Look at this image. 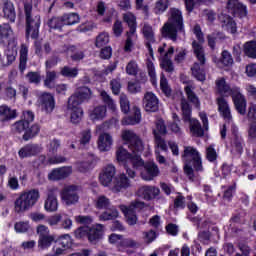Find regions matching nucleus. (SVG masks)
Here are the masks:
<instances>
[{
    "label": "nucleus",
    "instance_id": "a878e982",
    "mask_svg": "<svg viewBox=\"0 0 256 256\" xmlns=\"http://www.w3.org/2000/svg\"><path fill=\"white\" fill-rule=\"evenodd\" d=\"M17 57V50L13 48L6 49L3 53L0 54V63L2 67H9L13 65Z\"/></svg>",
    "mask_w": 256,
    "mask_h": 256
},
{
    "label": "nucleus",
    "instance_id": "e433bc0d",
    "mask_svg": "<svg viewBox=\"0 0 256 256\" xmlns=\"http://www.w3.org/2000/svg\"><path fill=\"white\" fill-rule=\"evenodd\" d=\"M184 91L190 103H192L195 107H197V109H199L201 107V102L199 101V97H197V94L193 92V88L187 85L185 86Z\"/></svg>",
    "mask_w": 256,
    "mask_h": 256
},
{
    "label": "nucleus",
    "instance_id": "774afa93",
    "mask_svg": "<svg viewBox=\"0 0 256 256\" xmlns=\"http://www.w3.org/2000/svg\"><path fill=\"white\" fill-rule=\"evenodd\" d=\"M76 94L79 95L83 101H87V99H91V89H89L88 87L78 88Z\"/></svg>",
    "mask_w": 256,
    "mask_h": 256
},
{
    "label": "nucleus",
    "instance_id": "9d476101",
    "mask_svg": "<svg viewBox=\"0 0 256 256\" xmlns=\"http://www.w3.org/2000/svg\"><path fill=\"white\" fill-rule=\"evenodd\" d=\"M234 107L240 115L247 113V100L245 96L241 94L239 87H233V93L231 94Z\"/></svg>",
    "mask_w": 256,
    "mask_h": 256
},
{
    "label": "nucleus",
    "instance_id": "6e6552de",
    "mask_svg": "<svg viewBox=\"0 0 256 256\" xmlns=\"http://www.w3.org/2000/svg\"><path fill=\"white\" fill-rule=\"evenodd\" d=\"M121 137L132 153H143V141L133 130H123Z\"/></svg>",
    "mask_w": 256,
    "mask_h": 256
},
{
    "label": "nucleus",
    "instance_id": "e2e57ef3",
    "mask_svg": "<svg viewBox=\"0 0 256 256\" xmlns=\"http://www.w3.org/2000/svg\"><path fill=\"white\" fill-rule=\"evenodd\" d=\"M126 73L127 75H131L132 77H135L137 73H139V65L135 60H131L126 65Z\"/></svg>",
    "mask_w": 256,
    "mask_h": 256
},
{
    "label": "nucleus",
    "instance_id": "79ce46f5",
    "mask_svg": "<svg viewBox=\"0 0 256 256\" xmlns=\"http://www.w3.org/2000/svg\"><path fill=\"white\" fill-rule=\"evenodd\" d=\"M54 255L59 256L63 255L65 251V236L62 235L59 238L55 240V245H54Z\"/></svg>",
    "mask_w": 256,
    "mask_h": 256
},
{
    "label": "nucleus",
    "instance_id": "de8ad7c7",
    "mask_svg": "<svg viewBox=\"0 0 256 256\" xmlns=\"http://www.w3.org/2000/svg\"><path fill=\"white\" fill-rule=\"evenodd\" d=\"M138 243L132 238H122L119 244V251H125V249H134L137 247Z\"/></svg>",
    "mask_w": 256,
    "mask_h": 256
},
{
    "label": "nucleus",
    "instance_id": "473e14b6",
    "mask_svg": "<svg viewBox=\"0 0 256 256\" xmlns=\"http://www.w3.org/2000/svg\"><path fill=\"white\" fill-rule=\"evenodd\" d=\"M123 19L125 23H127V25L130 27L128 33H130V35H135L137 31V18L135 15L131 12H127L123 15Z\"/></svg>",
    "mask_w": 256,
    "mask_h": 256
},
{
    "label": "nucleus",
    "instance_id": "09e8293b",
    "mask_svg": "<svg viewBox=\"0 0 256 256\" xmlns=\"http://www.w3.org/2000/svg\"><path fill=\"white\" fill-rule=\"evenodd\" d=\"M40 161H42L43 165H57L59 163H63L65 158H63V156H54L47 160V157L42 155L40 156Z\"/></svg>",
    "mask_w": 256,
    "mask_h": 256
},
{
    "label": "nucleus",
    "instance_id": "13d9d810",
    "mask_svg": "<svg viewBox=\"0 0 256 256\" xmlns=\"http://www.w3.org/2000/svg\"><path fill=\"white\" fill-rule=\"evenodd\" d=\"M53 241H55L54 236L52 235L43 236L38 240V247H40V249H47L48 247H51V243H53Z\"/></svg>",
    "mask_w": 256,
    "mask_h": 256
},
{
    "label": "nucleus",
    "instance_id": "37998d69",
    "mask_svg": "<svg viewBox=\"0 0 256 256\" xmlns=\"http://www.w3.org/2000/svg\"><path fill=\"white\" fill-rule=\"evenodd\" d=\"M100 97L103 103L107 105L108 109H111L112 111H115L117 109V104L115 103L113 98H111V96H109V94L105 92V90L100 91Z\"/></svg>",
    "mask_w": 256,
    "mask_h": 256
},
{
    "label": "nucleus",
    "instance_id": "f257e3e1",
    "mask_svg": "<svg viewBox=\"0 0 256 256\" xmlns=\"http://www.w3.org/2000/svg\"><path fill=\"white\" fill-rule=\"evenodd\" d=\"M162 37L177 41L178 33L185 35V24L183 22V12L178 8H170L168 20L160 29Z\"/></svg>",
    "mask_w": 256,
    "mask_h": 256
},
{
    "label": "nucleus",
    "instance_id": "69168bd1",
    "mask_svg": "<svg viewBox=\"0 0 256 256\" xmlns=\"http://www.w3.org/2000/svg\"><path fill=\"white\" fill-rule=\"evenodd\" d=\"M109 43V33L102 32L96 37L95 45L96 47H105Z\"/></svg>",
    "mask_w": 256,
    "mask_h": 256
},
{
    "label": "nucleus",
    "instance_id": "bf43d9fd",
    "mask_svg": "<svg viewBox=\"0 0 256 256\" xmlns=\"http://www.w3.org/2000/svg\"><path fill=\"white\" fill-rule=\"evenodd\" d=\"M95 205L97 209H109L111 207V201L106 196H99L96 199Z\"/></svg>",
    "mask_w": 256,
    "mask_h": 256
},
{
    "label": "nucleus",
    "instance_id": "a18cd8bd",
    "mask_svg": "<svg viewBox=\"0 0 256 256\" xmlns=\"http://www.w3.org/2000/svg\"><path fill=\"white\" fill-rule=\"evenodd\" d=\"M57 207H58L57 197H55L54 195H49L47 200L45 201L44 208L49 213H53L54 211L57 210Z\"/></svg>",
    "mask_w": 256,
    "mask_h": 256
},
{
    "label": "nucleus",
    "instance_id": "c756f323",
    "mask_svg": "<svg viewBox=\"0 0 256 256\" xmlns=\"http://www.w3.org/2000/svg\"><path fill=\"white\" fill-rule=\"evenodd\" d=\"M213 61L217 65V67H220V69H223V67H230V65H233V57L231 56V53H229V51L227 50H224L222 52L221 59L214 57Z\"/></svg>",
    "mask_w": 256,
    "mask_h": 256
},
{
    "label": "nucleus",
    "instance_id": "6e6d98bb",
    "mask_svg": "<svg viewBox=\"0 0 256 256\" xmlns=\"http://www.w3.org/2000/svg\"><path fill=\"white\" fill-rule=\"evenodd\" d=\"M40 131L39 125L34 124L31 126V128H28L26 132L23 135L24 141H29V139H33L35 135H38Z\"/></svg>",
    "mask_w": 256,
    "mask_h": 256
},
{
    "label": "nucleus",
    "instance_id": "49530a36",
    "mask_svg": "<svg viewBox=\"0 0 256 256\" xmlns=\"http://www.w3.org/2000/svg\"><path fill=\"white\" fill-rule=\"evenodd\" d=\"M244 53L251 59H256V42L250 41L244 44Z\"/></svg>",
    "mask_w": 256,
    "mask_h": 256
},
{
    "label": "nucleus",
    "instance_id": "5fc2aeb1",
    "mask_svg": "<svg viewBox=\"0 0 256 256\" xmlns=\"http://www.w3.org/2000/svg\"><path fill=\"white\" fill-rule=\"evenodd\" d=\"M93 135H92V132H91V129L89 128H86L84 130H82L80 132V144L81 145H88V143L91 142V139H92Z\"/></svg>",
    "mask_w": 256,
    "mask_h": 256
},
{
    "label": "nucleus",
    "instance_id": "a211bd4d",
    "mask_svg": "<svg viewBox=\"0 0 256 256\" xmlns=\"http://www.w3.org/2000/svg\"><path fill=\"white\" fill-rule=\"evenodd\" d=\"M79 193H81V187L71 185L65 189V203L66 205H75L79 201Z\"/></svg>",
    "mask_w": 256,
    "mask_h": 256
},
{
    "label": "nucleus",
    "instance_id": "338daca9",
    "mask_svg": "<svg viewBox=\"0 0 256 256\" xmlns=\"http://www.w3.org/2000/svg\"><path fill=\"white\" fill-rule=\"evenodd\" d=\"M57 79V72L55 71H46V78L44 80L45 87L51 89L53 87V82Z\"/></svg>",
    "mask_w": 256,
    "mask_h": 256
},
{
    "label": "nucleus",
    "instance_id": "bb28decb",
    "mask_svg": "<svg viewBox=\"0 0 256 256\" xmlns=\"http://www.w3.org/2000/svg\"><path fill=\"white\" fill-rule=\"evenodd\" d=\"M14 39L13 29L11 25L4 23L0 25V40L4 45H9L11 40Z\"/></svg>",
    "mask_w": 256,
    "mask_h": 256
},
{
    "label": "nucleus",
    "instance_id": "a19ab883",
    "mask_svg": "<svg viewBox=\"0 0 256 256\" xmlns=\"http://www.w3.org/2000/svg\"><path fill=\"white\" fill-rule=\"evenodd\" d=\"M167 9H169V0H158L154 5L153 11L155 15H163Z\"/></svg>",
    "mask_w": 256,
    "mask_h": 256
},
{
    "label": "nucleus",
    "instance_id": "58836bf2",
    "mask_svg": "<svg viewBox=\"0 0 256 256\" xmlns=\"http://www.w3.org/2000/svg\"><path fill=\"white\" fill-rule=\"evenodd\" d=\"M119 217V211L115 208H108L105 212L99 215L100 221H111Z\"/></svg>",
    "mask_w": 256,
    "mask_h": 256
},
{
    "label": "nucleus",
    "instance_id": "0eeeda50",
    "mask_svg": "<svg viewBox=\"0 0 256 256\" xmlns=\"http://www.w3.org/2000/svg\"><path fill=\"white\" fill-rule=\"evenodd\" d=\"M181 109H182V119L184 123H189L190 125V132L195 137H203L204 132L203 128L201 127V123L199 120L191 117V106L189 105V102L183 98L181 100Z\"/></svg>",
    "mask_w": 256,
    "mask_h": 256
},
{
    "label": "nucleus",
    "instance_id": "dca6fc26",
    "mask_svg": "<svg viewBox=\"0 0 256 256\" xmlns=\"http://www.w3.org/2000/svg\"><path fill=\"white\" fill-rule=\"evenodd\" d=\"M38 103L45 113H52L55 109V98L50 93H43L39 97Z\"/></svg>",
    "mask_w": 256,
    "mask_h": 256
},
{
    "label": "nucleus",
    "instance_id": "cd10ccee",
    "mask_svg": "<svg viewBox=\"0 0 256 256\" xmlns=\"http://www.w3.org/2000/svg\"><path fill=\"white\" fill-rule=\"evenodd\" d=\"M216 91L222 97H230V95L233 93V88L229 86L227 81H225V78H218L216 80Z\"/></svg>",
    "mask_w": 256,
    "mask_h": 256
},
{
    "label": "nucleus",
    "instance_id": "4d7b16f0",
    "mask_svg": "<svg viewBox=\"0 0 256 256\" xmlns=\"http://www.w3.org/2000/svg\"><path fill=\"white\" fill-rule=\"evenodd\" d=\"M28 129H29V123L23 120L17 121L12 125L13 133H23V131L27 132Z\"/></svg>",
    "mask_w": 256,
    "mask_h": 256
},
{
    "label": "nucleus",
    "instance_id": "412c9836",
    "mask_svg": "<svg viewBox=\"0 0 256 256\" xmlns=\"http://www.w3.org/2000/svg\"><path fill=\"white\" fill-rule=\"evenodd\" d=\"M129 187H131V180H129L125 174L117 175L114 178L112 185V191H114V193H119L123 191V189H129Z\"/></svg>",
    "mask_w": 256,
    "mask_h": 256
},
{
    "label": "nucleus",
    "instance_id": "4c0bfd02",
    "mask_svg": "<svg viewBox=\"0 0 256 256\" xmlns=\"http://www.w3.org/2000/svg\"><path fill=\"white\" fill-rule=\"evenodd\" d=\"M93 161H95V156L93 154L88 155L87 161H82L77 163V169L80 173H87L91 169V165H93Z\"/></svg>",
    "mask_w": 256,
    "mask_h": 256
},
{
    "label": "nucleus",
    "instance_id": "864d4df0",
    "mask_svg": "<svg viewBox=\"0 0 256 256\" xmlns=\"http://www.w3.org/2000/svg\"><path fill=\"white\" fill-rule=\"evenodd\" d=\"M64 26H65V20H63V18H59V17L52 18L48 22V27H50V29H57L58 31H61Z\"/></svg>",
    "mask_w": 256,
    "mask_h": 256
},
{
    "label": "nucleus",
    "instance_id": "4be33fe9",
    "mask_svg": "<svg viewBox=\"0 0 256 256\" xmlns=\"http://www.w3.org/2000/svg\"><path fill=\"white\" fill-rule=\"evenodd\" d=\"M160 193L159 188L155 186H142L138 189L139 197H142L145 201H151L158 197Z\"/></svg>",
    "mask_w": 256,
    "mask_h": 256
},
{
    "label": "nucleus",
    "instance_id": "c9c22d12",
    "mask_svg": "<svg viewBox=\"0 0 256 256\" xmlns=\"http://www.w3.org/2000/svg\"><path fill=\"white\" fill-rule=\"evenodd\" d=\"M0 117L3 119V121L15 119V117H17V111L12 110L7 105H2L0 106Z\"/></svg>",
    "mask_w": 256,
    "mask_h": 256
},
{
    "label": "nucleus",
    "instance_id": "8fccbe9b",
    "mask_svg": "<svg viewBox=\"0 0 256 256\" xmlns=\"http://www.w3.org/2000/svg\"><path fill=\"white\" fill-rule=\"evenodd\" d=\"M71 116L70 121L74 125H77V123L81 122V119H83V109L82 108H72L71 109Z\"/></svg>",
    "mask_w": 256,
    "mask_h": 256
},
{
    "label": "nucleus",
    "instance_id": "f3484780",
    "mask_svg": "<svg viewBox=\"0 0 256 256\" xmlns=\"http://www.w3.org/2000/svg\"><path fill=\"white\" fill-rule=\"evenodd\" d=\"M218 111L220 115L227 121L228 123H233V115H231V107H229V102L220 96L217 98Z\"/></svg>",
    "mask_w": 256,
    "mask_h": 256
},
{
    "label": "nucleus",
    "instance_id": "f704fd0d",
    "mask_svg": "<svg viewBox=\"0 0 256 256\" xmlns=\"http://www.w3.org/2000/svg\"><path fill=\"white\" fill-rule=\"evenodd\" d=\"M120 210L122 211V213H124L128 225H136L137 224V215L135 214V211L130 210L125 205H120Z\"/></svg>",
    "mask_w": 256,
    "mask_h": 256
},
{
    "label": "nucleus",
    "instance_id": "6ab92c4d",
    "mask_svg": "<svg viewBox=\"0 0 256 256\" xmlns=\"http://www.w3.org/2000/svg\"><path fill=\"white\" fill-rule=\"evenodd\" d=\"M41 151H43V148L39 144H27L19 150L18 155L20 159H25L27 157H35Z\"/></svg>",
    "mask_w": 256,
    "mask_h": 256
},
{
    "label": "nucleus",
    "instance_id": "2eb2a0df",
    "mask_svg": "<svg viewBox=\"0 0 256 256\" xmlns=\"http://www.w3.org/2000/svg\"><path fill=\"white\" fill-rule=\"evenodd\" d=\"M103 235H105V226L103 224L93 225L88 230V241L95 245L103 239Z\"/></svg>",
    "mask_w": 256,
    "mask_h": 256
},
{
    "label": "nucleus",
    "instance_id": "603ef678",
    "mask_svg": "<svg viewBox=\"0 0 256 256\" xmlns=\"http://www.w3.org/2000/svg\"><path fill=\"white\" fill-rule=\"evenodd\" d=\"M156 127L153 130L154 136L157 137L159 135H166L167 134V127L165 126V122L161 119L157 120L155 123Z\"/></svg>",
    "mask_w": 256,
    "mask_h": 256
},
{
    "label": "nucleus",
    "instance_id": "4468645a",
    "mask_svg": "<svg viewBox=\"0 0 256 256\" xmlns=\"http://www.w3.org/2000/svg\"><path fill=\"white\" fill-rule=\"evenodd\" d=\"M227 9L234 17H239V19H245L247 17V6L243 5L239 0H229Z\"/></svg>",
    "mask_w": 256,
    "mask_h": 256
},
{
    "label": "nucleus",
    "instance_id": "052dcab7",
    "mask_svg": "<svg viewBox=\"0 0 256 256\" xmlns=\"http://www.w3.org/2000/svg\"><path fill=\"white\" fill-rule=\"evenodd\" d=\"M16 233H27L31 229L29 221H19L14 224Z\"/></svg>",
    "mask_w": 256,
    "mask_h": 256
},
{
    "label": "nucleus",
    "instance_id": "1a4fd4ad",
    "mask_svg": "<svg viewBox=\"0 0 256 256\" xmlns=\"http://www.w3.org/2000/svg\"><path fill=\"white\" fill-rule=\"evenodd\" d=\"M166 47L167 44L160 46L158 48V53L160 54L161 66L167 71V73H172L174 68L171 57H173V53H175V48L171 46L168 48L167 52H165Z\"/></svg>",
    "mask_w": 256,
    "mask_h": 256
},
{
    "label": "nucleus",
    "instance_id": "423d86ee",
    "mask_svg": "<svg viewBox=\"0 0 256 256\" xmlns=\"http://www.w3.org/2000/svg\"><path fill=\"white\" fill-rule=\"evenodd\" d=\"M194 54L196 55L197 60L199 63L195 62L191 67V73L197 81H205V70L203 66L205 65V50L203 46L197 44V42L192 43Z\"/></svg>",
    "mask_w": 256,
    "mask_h": 256
},
{
    "label": "nucleus",
    "instance_id": "3c124183",
    "mask_svg": "<svg viewBox=\"0 0 256 256\" xmlns=\"http://www.w3.org/2000/svg\"><path fill=\"white\" fill-rule=\"evenodd\" d=\"M81 103H83V100L75 93L68 99V109H81V107H79Z\"/></svg>",
    "mask_w": 256,
    "mask_h": 256
},
{
    "label": "nucleus",
    "instance_id": "aec40b11",
    "mask_svg": "<svg viewBox=\"0 0 256 256\" xmlns=\"http://www.w3.org/2000/svg\"><path fill=\"white\" fill-rule=\"evenodd\" d=\"M143 105L145 111L155 112L157 109H159V99L152 92H147L144 95Z\"/></svg>",
    "mask_w": 256,
    "mask_h": 256
},
{
    "label": "nucleus",
    "instance_id": "ddd939ff",
    "mask_svg": "<svg viewBox=\"0 0 256 256\" xmlns=\"http://www.w3.org/2000/svg\"><path fill=\"white\" fill-rule=\"evenodd\" d=\"M117 173V169L115 168V165L108 164L103 169L102 172L99 175V181L101 185L104 187H109L113 183V177H115V174Z\"/></svg>",
    "mask_w": 256,
    "mask_h": 256
},
{
    "label": "nucleus",
    "instance_id": "7ed1b4c3",
    "mask_svg": "<svg viewBox=\"0 0 256 256\" xmlns=\"http://www.w3.org/2000/svg\"><path fill=\"white\" fill-rule=\"evenodd\" d=\"M116 161L119 165H122L126 169L127 175L133 179L135 177V170L143 167V159H141V153L132 152L129 153L125 147L120 146L116 149Z\"/></svg>",
    "mask_w": 256,
    "mask_h": 256
},
{
    "label": "nucleus",
    "instance_id": "393cba45",
    "mask_svg": "<svg viewBox=\"0 0 256 256\" xmlns=\"http://www.w3.org/2000/svg\"><path fill=\"white\" fill-rule=\"evenodd\" d=\"M138 123H141V109L139 107L134 106L130 110V115L128 117H125L122 121V125H138Z\"/></svg>",
    "mask_w": 256,
    "mask_h": 256
},
{
    "label": "nucleus",
    "instance_id": "c03bdc74",
    "mask_svg": "<svg viewBox=\"0 0 256 256\" xmlns=\"http://www.w3.org/2000/svg\"><path fill=\"white\" fill-rule=\"evenodd\" d=\"M49 181H61V179H65V168H56L48 174Z\"/></svg>",
    "mask_w": 256,
    "mask_h": 256
},
{
    "label": "nucleus",
    "instance_id": "7c9ffc66",
    "mask_svg": "<svg viewBox=\"0 0 256 256\" xmlns=\"http://www.w3.org/2000/svg\"><path fill=\"white\" fill-rule=\"evenodd\" d=\"M233 139L231 142L232 145V151H235V153H243V138L237 134V126L233 125Z\"/></svg>",
    "mask_w": 256,
    "mask_h": 256
},
{
    "label": "nucleus",
    "instance_id": "72a5a7b5",
    "mask_svg": "<svg viewBox=\"0 0 256 256\" xmlns=\"http://www.w3.org/2000/svg\"><path fill=\"white\" fill-rule=\"evenodd\" d=\"M29 55V45L22 44L20 47V64L19 69L21 73L27 69V57Z\"/></svg>",
    "mask_w": 256,
    "mask_h": 256
},
{
    "label": "nucleus",
    "instance_id": "f03ea898",
    "mask_svg": "<svg viewBox=\"0 0 256 256\" xmlns=\"http://www.w3.org/2000/svg\"><path fill=\"white\" fill-rule=\"evenodd\" d=\"M182 160L184 162V172L190 181L195 179V171L196 173H203V159L197 148L193 146H185Z\"/></svg>",
    "mask_w": 256,
    "mask_h": 256
},
{
    "label": "nucleus",
    "instance_id": "680f3d73",
    "mask_svg": "<svg viewBox=\"0 0 256 256\" xmlns=\"http://www.w3.org/2000/svg\"><path fill=\"white\" fill-rule=\"evenodd\" d=\"M217 150H215V145H210L206 148V159L210 163H215L217 161Z\"/></svg>",
    "mask_w": 256,
    "mask_h": 256
},
{
    "label": "nucleus",
    "instance_id": "b1692460",
    "mask_svg": "<svg viewBox=\"0 0 256 256\" xmlns=\"http://www.w3.org/2000/svg\"><path fill=\"white\" fill-rule=\"evenodd\" d=\"M97 145L99 151H111V147H113V136L109 133H101L98 137Z\"/></svg>",
    "mask_w": 256,
    "mask_h": 256
},
{
    "label": "nucleus",
    "instance_id": "2f4dec72",
    "mask_svg": "<svg viewBox=\"0 0 256 256\" xmlns=\"http://www.w3.org/2000/svg\"><path fill=\"white\" fill-rule=\"evenodd\" d=\"M91 121H93L94 123L96 121H103L104 117H107V107L100 105V106H96L89 115Z\"/></svg>",
    "mask_w": 256,
    "mask_h": 256
},
{
    "label": "nucleus",
    "instance_id": "f8f14e48",
    "mask_svg": "<svg viewBox=\"0 0 256 256\" xmlns=\"http://www.w3.org/2000/svg\"><path fill=\"white\" fill-rule=\"evenodd\" d=\"M143 170L141 171V177L144 181H153L156 177H159V166L155 162H143Z\"/></svg>",
    "mask_w": 256,
    "mask_h": 256
},
{
    "label": "nucleus",
    "instance_id": "ea45409f",
    "mask_svg": "<svg viewBox=\"0 0 256 256\" xmlns=\"http://www.w3.org/2000/svg\"><path fill=\"white\" fill-rule=\"evenodd\" d=\"M67 53L70 55L72 61H81V59H84L85 57V53L75 46L68 47Z\"/></svg>",
    "mask_w": 256,
    "mask_h": 256
},
{
    "label": "nucleus",
    "instance_id": "20e7f679",
    "mask_svg": "<svg viewBox=\"0 0 256 256\" xmlns=\"http://www.w3.org/2000/svg\"><path fill=\"white\" fill-rule=\"evenodd\" d=\"M24 13L26 17V35L32 39L39 37V27H41V16L33 12V4L31 0L24 3Z\"/></svg>",
    "mask_w": 256,
    "mask_h": 256
},
{
    "label": "nucleus",
    "instance_id": "39448f33",
    "mask_svg": "<svg viewBox=\"0 0 256 256\" xmlns=\"http://www.w3.org/2000/svg\"><path fill=\"white\" fill-rule=\"evenodd\" d=\"M39 190L31 189L22 192L18 198L14 201V211L15 213H25L35 207L37 202L39 201Z\"/></svg>",
    "mask_w": 256,
    "mask_h": 256
},
{
    "label": "nucleus",
    "instance_id": "0e129e2a",
    "mask_svg": "<svg viewBox=\"0 0 256 256\" xmlns=\"http://www.w3.org/2000/svg\"><path fill=\"white\" fill-rule=\"evenodd\" d=\"M148 75L151 78L152 85H157V73L155 72V64L151 60L147 61Z\"/></svg>",
    "mask_w": 256,
    "mask_h": 256
},
{
    "label": "nucleus",
    "instance_id": "c85d7f7f",
    "mask_svg": "<svg viewBox=\"0 0 256 256\" xmlns=\"http://www.w3.org/2000/svg\"><path fill=\"white\" fill-rule=\"evenodd\" d=\"M219 20L222 23L223 29L225 31H228L229 33H237V23L233 21V18H231L227 14H221L219 16Z\"/></svg>",
    "mask_w": 256,
    "mask_h": 256
},
{
    "label": "nucleus",
    "instance_id": "5701e85b",
    "mask_svg": "<svg viewBox=\"0 0 256 256\" xmlns=\"http://www.w3.org/2000/svg\"><path fill=\"white\" fill-rule=\"evenodd\" d=\"M2 13L4 19H7L10 23H15V19H17V12L15 11V4H13L11 0L4 1Z\"/></svg>",
    "mask_w": 256,
    "mask_h": 256
},
{
    "label": "nucleus",
    "instance_id": "9b49d317",
    "mask_svg": "<svg viewBox=\"0 0 256 256\" xmlns=\"http://www.w3.org/2000/svg\"><path fill=\"white\" fill-rule=\"evenodd\" d=\"M141 33L146 41V47L148 48L151 57H153V47H151V45L157 42V39L155 38V29H153L151 24L145 22L142 25Z\"/></svg>",
    "mask_w": 256,
    "mask_h": 256
}]
</instances>
